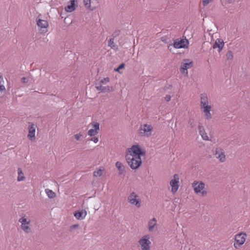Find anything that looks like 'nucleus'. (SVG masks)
I'll list each match as a JSON object with an SVG mask.
<instances>
[{
	"instance_id": "nucleus-15",
	"label": "nucleus",
	"mask_w": 250,
	"mask_h": 250,
	"mask_svg": "<svg viewBox=\"0 0 250 250\" xmlns=\"http://www.w3.org/2000/svg\"><path fill=\"white\" fill-rule=\"evenodd\" d=\"M103 84H98L96 83L95 88L98 91H101L102 92H108L113 90V88L111 86H103Z\"/></svg>"
},
{
	"instance_id": "nucleus-31",
	"label": "nucleus",
	"mask_w": 250,
	"mask_h": 250,
	"mask_svg": "<svg viewBox=\"0 0 250 250\" xmlns=\"http://www.w3.org/2000/svg\"><path fill=\"white\" fill-rule=\"evenodd\" d=\"M102 174V170L100 169L95 170L93 172V176L94 177L100 176Z\"/></svg>"
},
{
	"instance_id": "nucleus-9",
	"label": "nucleus",
	"mask_w": 250,
	"mask_h": 250,
	"mask_svg": "<svg viewBox=\"0 0 250 250\" xmlns=\"http://www.w3.org/2000/svg\"><path fill=\"white\" fill-rule=\"evenodd\" d=\"M192 66V61L188 59H185L183 60L181 67L180 72L186 76H188V69L191 68Z\"/></svg>"
},
{
	"instance_id": "nucleus-17",
	"label": "nucleus",
	"mask_w": 250,
	"mask_h": 250,
	"mask_svg": "<svg viewBox=\"0 0 250 250\" xmlns=\"http://www.w3.org/2000/svg\"><path fill=\"white\" fill-rule=\"evenodd\" d=\"M224 46V42L221 39H217L213 45V48L214 49L218 48V51L220 52L222 50Z\"/></svg>"
},
{
	"instance_id": "nucleus-40",
	"label": "nucleus",
	"mask_w": 250,
	"mask_h": 250,
	"mask_svg": "<svg viewBox=\"0 0 250 250\" xmlns=\"http://www.w3.org/2000/svg\"><path fill=\"white\" fill-rule=\"evenodd\" d=\"M209 0H203V3L204 6H206L209 3Z\"/></svg>"
},
{
	"instance_id": "nucleus-8",
	"label": "nucleus",
	"mask_w": 250,
	"mask_h": 250,
	"mask_svg": "<svg viewBox=\"0 0 250 250\" xmlns=\"http://www.w3.org/2000/svg\"><path fill=\"white\" fill-rule=\"evenodd\" d=\"M25 217V215L21 217L19 220V222L21 223V228L24 232L26 233H29L31 231V229L29 227L30 220Z\"/></svg>"
},
{
	"instance_id": "nucleus-32",
	"label": "nucleus",
	"mask_w": 250,
	"mask_h": 250,
	"mask_svg": "<svg viewBox=\"0 0 250 250\" xmlns=\"http://www.w3.org/2000/svg\"><path fill=\"white\" fill-rule=\"evenodd\" d=\"M210 112V110H208V111L204 112L205 114V117H206V119L208 120L210 119L212 117L211 114Z\"/></svg>"
},
{
	"instance_id": "nucleus-14",
	"label": "nucleus",
	"mask_w": 250,
	"mask_h": 250,
	"mask_svg": "<svg viewBox=\"0 0 250 250\" xmlns=\"http://www.w3.org/2000/svg\"><path fill=\"white\" fill-rule=\"evenodd\" d=\"M36 125L31 124L28 126V138L29 140L32 141L35 138Z\"/></svg>"
},
{
	"instance_id": "nucleus-21",
	"label": "nucleus",
	"mask_w": 250,
	"mask_h": 250,
	"mask_svg": "<svg viewBox=\"0 0 250 250\" xmlns=\"http://www.w3.org/2000/svg\"><path fill=\"white\" fill-rule=\"evenodd\" d=\"M37 24L41 28H46L48 26V22L45 20L39 19L37 21Z\"/></svg>"
},
{
	"instance_id": "nucleus-24",
	"label": "nucleus",
	"mask_w": 250,
	"mask_h": 250,
	"mask_svg": "<svg viewBox=\"0 0 250 250\" xmlns=\"http://www.w3.org/2000/svg\"><path fill=\"white\" fill-rule=\"evenodd\" d=\"M115 165L119 170V174L120 175L123 174L125 172V167L123 164L120 162H117Z\"/></svg>"
},
{
	"instance_id": "nucleus-10",
	"label": "nucleus",
	"mask_w": 250,
	"mask_h": 250,
	"mask_svg": "<svg viewBox=\"0 0 250 250\" xmlns=\"http://www.w3.org/2000/svg\"><path fill=\"white\" fill-rule=\"evenodd\" d=\"M179 177L177 174L173 176V179L171 180L169 184L171 187V192L174 194L176 193L179 188Z\"/></svg>"
},
{
	"instance_id": "nucleus-16",
	"label": "nucleus",
	"mask_w": 250,
	"mask_h": 250,
	"mask_svg": "<svg viewBox=\"0 0 250 250\" xmlns=\"http://www.w3.org/2000/svg\"><path fill=\"white\" fill-rule=\"evenodd\" d=\"M157 220L155 218L150 219L148 223V229L149 231H155L157 230Z\"/></svg>"
},
{
	"instance_id": "nucleus-34",
	"label": "nucleus",
	"mask_w": 250,
	"mask_h": 250,
	"mask_svg": "<svg viewBox=\"0 0 250 250\" xmlns=\"http://www.w3.org/2000/svg\"><path fill=\"white\" fill-rule=\"evenodd\" d=\"M120 32L119 30L115 31L111 36V38L114 39L116 36L119 35Z\"/></svg>"
},
{
	"instance_id": "nucleus-39",
	"label": "nucleus",
	"mask_w": 250,
	"mask_h": 250,
	"mask_svg": "<svg viewBox=\"0 0 250 250\" xmlns=\"http://www.w3.org/2000/svg\"><path fill=\"white\" fill-rule=\"evenodd\" d=\"M171 99V96L169 95H167L165 97V100L167 102H169Z\"/></svg>"
},
{
	"instance_id": "nucleus-26",
	"label": "nucleus",
	"mask_w": 250,
	"mask_h": 250,
	"mask_svg": "<svg viewBox=\"0 0 250 250\" xmlns=\"http://www.w3.org/2000/svg\"><path fill=\"white\" fill-rule=\"evenodd\" d=\"M45 191L49 198H53L55 197L56 194L52 190L45 189Z\"/></svg>"
},
{
	"instance_id": "nucleus-41",
	"label": "nucleus",
	"mask_w": 250,
	"mask_h": 250,
	"mask_svg": "<svg viewBox=\"0 0 250 250\" xmlns=\"http://www.w3.org/2000/svg\"><path fill=\"white\" fill-rule=\"evenodd\" d=\"M21 82L23 83H26L27 82V81L26 80V78L25 77H23L21 78Z\"/></svg>"
},
{
	"instance_id": "nucleus-25",
	"label": "nucleus",
	"mask_w": 250,
	"mask_h": 250,
	"mask_svg": "<svg viewBox=\"0 0 250 250\" xmlns=\"http://www.w3.org/2000/svg\"><path fill=\"white\" fill-rule=\"evenodd\" d=\"M18 176L17 178V181L19 182L23 181L25 179V177L24 176V174L22 172L21 168L19 167L18 168Z\"/></svg>"
},
{
	"instance_id": "nucleus-29",
	"label": "nucleus",
	"mask_w": 250,
	"mask_h": 250,
	"mask_svg": "<svg viewBox=\"0 0 250 250\" xmlns=\"http://www.w3.org/2000/svg\"><path fill=\"white\" fill-rule=\"evenodd\" d=\"M83 3L85 8L90 9L91 7V0H83Z\"/></svg>"
},
{
	"instance_id": "nucleus-6",
	"label": "nucleus",
	"mask_w": 250,
	"mask_h": 250,
	"mask_svg": "<svg viewBox=\"0 0 250 250\" xmlns=\"http://www.w3.org/2000/svg\"><path fill=\"white\" fill-rule=\"evenodd\" d=\"M247 235L245 233L240 232L235 236V242L234 247L236 249H238L245 242Z\"/></svg>"
},
{
	"instance_id": "nucleus-7",
	"label": "nucleus",
	"mask_w": 250,
	"mask_h": 250,
	"mask_svg": "<svg viewBox=\"0 0 250 250\" xmlns=\"http://www.w3.org/2000/svg\"><path fill=\"white\" fill-rule=\"evenodd\" d=\"M129 154H131L132 156L135 157H141V155L145 154V151H142L140 146L139 145H133L132 147L128 149Z\"/></svg>"
},
{
	"instance_id": "nucleus-28",
	"label": "nucleus",
	"mask_w": 250,
	"mask_h": 250,
	"mask_svg": "<svg viewBox=\"0 0 250 250\" xmlns=\"http://www.w3.org/2000/svg\"><path fill=\"white\" fill-rule=\"evenodd\" d=\"M201 109H202L203 111L204 112H206V111H207L208 110H211V107L210 105L208 104V105H204V106H201Z\"/></svg>"
},
{
	"instance_id": "nucleus-19",
	"label": "nucleus",
	"mask_w": 250,
	"mask_h": 250,
	"mask_svg": "<svg viewBox=\"0 0 250 250\" xmlns=\"http://www.w3.org/2000/svg\"><path fill=\"white\" fill-rule=\"evenodd\" d=\"M201 106H204L208 104V100L207 94L202 93L200 95Z\"/></svg>"
},
{
	"instance_id": "nucleus-35",
	"label": "nucleus",
	"mask_w": 250,
	"mask_h": 250,
	"mask_svg": "<svg viewBox=\"0 0 250 250\" xmlns=\"http://www.w3.org/2000/svg\"><path fill=\"white\" fill-rule=\"evenodd\" d=\"M125 64L124 63H121L117 68L115 69L116 71H119V69L124 68Z\"/></svg>"
},
{
	"instance_id": "nucleus-37",
	"label": "nucleus",
	"mask_w": 250,
	"mask_h": 250,
	"mask_svg": "<svg viewBox=\"0 0 250 250\" xmlns=\"http://www.w3.org/2000/svg\"><path fill=\"white\" fill-rule=\"evenodd\" d=\"M82 136V133H79V134H76L75 135V139L77 140H80V137Z\"/></svg>"
},
{
	"instance_id": "nucleus-18",
	"label": "nucleus",
	"mask_w": 250,
	"mask_h": 250,
	"mask_svg": "<svg viewBox=\"0 0 250 250\" xmlns=\"http://www.w3.org/2000/svg\"><path fill=\"white\" fill-rule=\"evenodd\" d=\"M198 129L199 133L202 139L205 141H209V137H208L207 134L206 133L204 127L202 125H199Z\"/></svg>"
},
{
	"instance_id": "nucleus-43",
	"label": "nucleus",
	"mask_w": 250,
	"mask_h": 250,
	"mask_svg": "<svg viewBox=\"0 0 250 250\" xmlns=\"http://www.w3.org/2000/svg\"><path fill=\"white\" fill-rule=\"evenodd\" d=\"M3 81V78L0 75V82H2Z\"/></svg>"
},
{
	"instance_id": "nucleus-3",
	"label": "nucleus",
	"mask_w": 250,
	"mask_h": 250,
	"mask_svg": "<svg viewBox=\"0 0 250 250\" xmlns=\"http://www.w3.org/2000/svg\"><path fill=\"white\" fill-rule=\"evenodd\" d=\"M128 202L132 206L139 208L141 207V200L139 195L135 192H132L127 197Z\"/></svg>"
},
{
	"instance_id": "nucleus-33",
	"label": "nucleus",
	"mask_w": 250,
	"mask_h": 250,
	"mask_svg": "<svg viewBox=\"0 0 250 250\" xmlns=\"http://www.w3.org/2000/svg\"><path fill=\"white\" fill-rule=\"evenodd\" d=\"M79 227V224L72 225L70 227L69 231H72L73 229H78Z\"/></svg>"
},
{
	"instance_id": "nucleus-30",
	"label": "nucleus",
	"mask_w": 250,
	"mask_h": 250,
	"mask_svg": "<svg viewBox=\"0 0 250 250\" xmlns=\"http://www.w3.org/2000/svg\"><path fill=\"white\" fill-rule=\"evenodd\" d=\"M109 82V79L107 77V78H104L101 79L99 81V83H98L101 84H106V83H108Z\"/></svg>"
},
{
	"instance_id": "nucleus-5",
	"label": "nucleus",
	"mask_w": 250,
	"mask_h": 250,
	"mask_svg": "<svg viewBox=\"0 0 250 250\" xmlns=\"http://www.w3.org/2000/svg\"><path fill=\"white\" fill-rule=\"evenodd\" d=\"M150 236L145 235L139 241V244L141 245L142 250H150L151 242L149 240Z\"/></svg>"
},
{
	"instance_id": "nucleus-38",
	"label": "nucleus",
	"mask_w": 250,
	"mask_h": 250,
	"mask_svg": "<svg viewBox=\"0 0 250 250\" xmlns=\"http://www.w3.org/2000/svg\"><path fill=\"white\" fill-rule=\"evenodd\" d=\"M2 82H0V92H2L5 90L4 86L1 83Z\"/></svg>"
},
{
	"instance_id": "nucleus-23",
	"label": "nucleus",
	"mask_w": 250,
	"mask_h": 250,
	"mask_svg": "<svg viewBox=\"0 0 250 250\" xmlns=\"http://www.w3.org/2000/svg\"><path fill=\"white\" fill-rule=\"evenodd\" d=\"M114 39L112 38L109 39V40L108 41V46L110 47L112 49L117 51L118 50V47L114 43Z\"/></svg>"
},
{
	"instance_id": "nucleus-36",
	"label": "nucleus",
	"mask_w": 250,
	"mask_h": 250,
	"mask_svg": "<svg viewBox=\"0 0 250 250\" xmlns=\"http://www.w3.org/2000/svg\"><path fill=\"white\" fill-rule=\"evenodd\" d=\"M90 141L94 142L95 143H97L99 141V139L97 137H94L90 139Z\"/></svg>"
},
{
	"instance_id": "nucleus-22",
	"label": "nucleus",
	"mask_w": 250,
	"mask_h": 250,
	"mask_svg": "<svg viewBox=\"0 0 250 250\" xmlns=\"http://www.w3.org/2000/svg\"><path fill=\"white\" fill-rule=\"evenodd\" d=\"M86 215V212L83 210L78 211L74 213V216L75 218L79 220H82L85 217Z\"/></svg>"
},
{
	"instance_id": "nucleus-11",
	"label": "nucleus",
	"mask_w": 250,
	"mask_h": 250,
	"mask_svg": "<svg viewBox=\"0 0 250 250\" xmlns=\"http://www.w3.org/2000/svg\"><path fill=\"white\" fill-rule=\"evenodd\" d=\"M214 155L220 162L223 163L226 161V155L225 154V151L223 148L221 147L216 148L214 152Z\"/></svg>"
},
{
	"instance_id": "nucleus-20",
	"label": "nucleus",
	"mask_w": 250,
	"mask_h": 250,
	"mask_svg": "<svg viewBox=\"0 0 250 250\" xmlns=\"http://www.w3.org/2000/svg\"><path fill=\"white\" fill-rule=\"evenodd\" d=\"M77 1L75 0H72L70 1V4L65 6V10L67 12H71L75 9V4Z\"/></svg>"
},
{
	"instance_id": "nucleus-13",
	"label": "nucleus",
	"mask_w": 250,
	"mask_h": 250,
	"mask_svg": "<svg viewBox=\"0 0 250 250\" xmlns=\"http://www.w3.org/2000/svg\"><path fill=\"white\" fill-rule=\"evenodd\" d=\"M91 124L94 129H89L87 134L90 136H94L98 133V130L100 129V124L96 122H92Z\"/></svg>"
},
{
	"instance_id": "nucleus-27",
	"label": "nucleus",
	"mask_w": 250,
	"mask_h": 250,
	"mask_svg": "<svg viewBox=\"0 0 250 250\" xmlns=\"http://www.w3.org/2000/svg\"><path fill=\"white\" fill-rule=\"evenodd\" d=\"M226 57L228 60H231L233 58V53L231 50H229L226 54Z\"/></svg>"
},
{
	"instance_id": "nucleus-42",
	"label": "nucleus",
	"mask_w": 250,
	"mask_h": 250,
	"mask_svg": "<svg viewBox=\"0 0 250 250\" xmlns=\"http://www.w3.org/2000/svg\"><path fill=\"white\" fill-rule=\"evenodd\" d=\"M189 125H190V127H191V128H192V127H193V123H192V122H191V121H190L189 122Z\"/></svg>"
},
{
	"instance_id": "nucleus-12",
	"label": "nucleus",
	"mask_w": 250,
	"mask_h": 250,
	"mask_svg": "<svg viewBox=\"0 0 250 250\" xmlns=\"http://www.w3.org/2000/svg\"><path fill=\"white\" fill-rule=\"evenodd\" d=\"M189 42L187 39L180 40L177 39L173 43V46L175 48H187Z\"/></svg>"
},
{
	"instance_id": "nucleus-4",
	"label": "nucleus",
	"mask_w": 250,
	"mask_h": 250,
	"mask_svg": "<svg viewBox=\"0 0 250 250\" xmlns=\"http://www.w3.org/2000/svg\"><path fill=\"white\" fill-rule=\"evenodd\" d=\"M153 127L151 125L144 124L141 125L139 130V134L141 136L150 137L152 135Z\"/></svg>"
},
{
	"instance_id": "nucleus-1",
	"label": "nucleus",
	"mask_w": 250,
	"mask_h": 250,
	"mask_svg": "<svg viewBox=\"0 0 250 250\" xmlns=\"http://www.w3.org/2000/svg\"><path fill=\"white\" fill-rule=\"evenodd\" d=\"M125 159L130 168L132 169L138 168L142 164L141 157L136 158L132 156L131 154H127L125 156Z\"/></svg>"
},
{
	"instance_id": "nucleus-2",
	"label": "nucleus",
	"mask_w": 250,
	"mask_h": 250,
	"mask_svg": "<svg viewBox=\"0 0 250 250\" xmlns=\"http://www.w3.org/2000/svg\"><path fill=\"white\" fill-rule=\"evenodd\" d=\"M205 187V184L202 181H194L192 184L194 192L197 194H201L203 196L207 194V191L204 190Z\"/></svg>"
}]
</instances>
